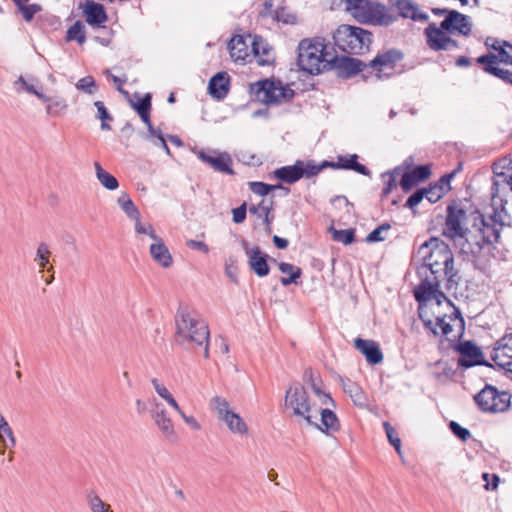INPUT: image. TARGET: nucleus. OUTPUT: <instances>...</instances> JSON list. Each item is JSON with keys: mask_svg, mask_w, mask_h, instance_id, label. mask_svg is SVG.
Returning <instances> with one entry per match:
<instances>
[{"mask_svg": "<svg viewBox=\"0 0 512 512\" xmlns=\"http://www.w3.org/2000/svg\"><path fill=\"white\" fill-rule=\"evenodd\" d=\"M76 87L85 93L93 94L96 89V82L92 76H86L78 81Z\"/></svg>", "mask_w": 512, "mask_h": 512, "instance_id": "obj_60", "label": "nucleus"}, {"mask_svg": "<svg viewBox=\"0 0 512 512\" xmlns=\"http://www.w3.org/2000/svg\"><path fill=\"white\" fill-rule=\"evenodd\" d=\"M512 358V333L505 335L495 343L491 353V360L498 366V363L505 362Z\"/></svg>", "mask_w": 512, "mask_h": 512, "instance_id": "obj_27", "label": "nucleus"}, {"mask_svg": "<svg viewBox=\"0 0 512 512\" xmlns=\"http://www.w3.org/2000/svg\"><path fill=\"white\" fill-rule=\"evenodd\" d=\"M442 27L452 35H468L471 31L469 18L455 10L447 12L445 19L442 21Z\"/></svg>", "mask_w": 512, "mask_h": 512, "instance_id": "obj_20", "label": "nucleus"}, {"mask_svg": "<svg viewBox=\"0 0 512 512\" xmlns=\"http://www.w3.org/2000/svg\"><path fill=\"white\" fill-rule=\"evenodd\" d=\"M425 34L428 44L432 49H449L455 46V41L450 37L451 34L442 27V24L439 27L430 24L426 28Z\"/></svg>", "mask_w": 512, "mask_h": 512, "instance_id": "obj_21", "label": "nucleus"}, {"mask_svg": "<svg viewBox=\"0 0 512 512\" xmlns=\"http://www.w3.org/2000/svg\"><path fill=\"white\" fill-rule=\"evenodd\" d=\"M343 390L347 393L353 403L358 407H365L367 404V397L362 388L351 380L343 381Z\"/></svg>", "mask_w": 512, "mask_h": 512, "instance_id": "obj_32", "label": "nucleus"}, {"mask_svg": "<svg viewBox=\"0 0 512 512\" xmlns=\"http://www.w3.org/2000/svg\"><path fill=\"white\" fill-rule=\"evenodd\" d=\"M422 189L424 190L425 198H427L430 203L438 202L445 195L441 185H436L434 183H431L427 188Z\"/></svg>", "mask_w": 512, "mask_h": 512, "instance_id": "obj_50", "label": "nucleus"}, {"mask_svg": "<svg viewBox=\"0 0 512 512\" xmlns=\"http://www.w3.org/2000/svg\"><path fill=\"white\" fill-rule=\"evenodd\" d=\"M50 255H51V252L49 251L47 244L40 243L37 248L35 260L38 261L39 266L44 269L47 266V264L49 263Z\"/></svg>", "mask_w": 512, "mask_h": 512, "instance_id": "obj_57", "label": "nucleus"}, {"mask_svg": "<svg viewBox=\"0 0 512 512\" xmlns=\"http://www.w3.org/2000/svg\"><path fill=\"white\" fill-rule=\"evenodd\" d=\"M211 404L213 405L214 409L217 411L219 419L224 421L225 419L230 416V414H233L234 412L230 410L229 403L225 398L215 396L211 400Z\"/></svg>", "mask_w": 512, "mask_h": 512, "instance_id": "obj_43", "label": "nucleus"}, {"mask_svg": "<svg viewBox=\"0 0 512 512\" xmlns=\"http://www.w3.org/2000/svg\"><path fill=\"white\" fill-rule=\"evenodd\" d=\"M285 405L293 409V415L302 417L308 425L314 423L316 415L312 413L309 395L303 385L295 383L285 393Z\"/></svg>", "mask_w": 512, "mask_h": 512, "instance_id": "obj_12", "label": "nucleus"}, {"mask_svg": "<svg viewBox=\"0 0 512 512\" xmlns=\"http://www.w3.org/2000/svg\"><path fill=\"white\" fill-rule=\"evenodd\" d=\"M233 61L271 64L275 61V52L268 41L258 35H235L228 45Z\"/></svg>", "mask_w": 512, "mask_h": 512, "instance_id": "obj_3", "label": "nucleus"}, {"mask_svg": "<svg viewBox=\"0 0 512 512\" xmlns=\"http://www.w3.org/2000/svg\"><path fill=\"white\" fill-rule=\"evenodd\" d=\"M151 416L163 435L169 441L175 442L177 440V435L175 434L171 419L166 415L164 406L160 403H156L154 408L151 410Z\"/></svg>", "mask_w": 512, "mask_h": 512, "instance_id": "obj_25", "label": "nucleus"}, {"mask_svg": "<svg viewBox=\"0 0 512 512\" xmlns=\"http://www.w3.org/2000/svg\"><path fill=\"white\" fill-rule=\"evenodd\" d=\"M224 422L233 433L246 434L248 431L246 423L237 413L230 414Z\"/></svg>", "mask_w": 512, "mask_h": 512, "instance_id": "obj_42", "label": "nucleus"}, {"mask_svg": "<svg viewBox=\"0 0 512 512\" xmlns=\"http://www.w3.org/2000/svg\"><path fill=\"white\" fill-rule=\"evenodd\" d=\"M425 305L418 304V317L423 322L424 328L430 331L434 336H439V331L437 330V317L435 318V323L429 318L427 311L424 308Z\"/></svg>", "mask_w": 512, "mask_h": 512, "instance_id": "obj_45", "label": "nucleus"}, {"mask_svg": "<svg viewBox=\"0 0 512 512\" xmlns=\"http://www.w3.org/2000/svg\"><path fill=\"white\" fill-rule=\"evenodd\" d=\"M117 202L128 218L131 220L140 218V212L128 194L122 193Z\"/></svg>", "mask_w": 512, "mask_h": 512, "instance_id": "obj_39", "label": "nucleus"}, {"mask_svg": "<svg viewBox=\"0 0 512 512\" xmlns=\"http://www.w3.org/2000/svg\"><path fill=\"white\" fill-rule=\"evenodd\" d=\"M332 39L334 45L343 52L359 55L368 51L372 35L363 28L341 24L332 32Z\"/></svg>", "mask_w": 512, "mask_h": 512, "instance_id": "obj_8", "label": "nucleus"}, {"mask_svg": "<svg viewBox=\"0 0 512 512\" xmlns=\"http://www.w3.org/2000/svg\"><path fill=\"white\" fill-rule=\"evenodd\" d=\"M445 319H446V315H444V316H437V325H438V327L441 330L439 332V335H442V336L445 337L444 339L440 340V346L443 345L444 342H448L449 343L448 339H453V335L451 337H449V335L454 330H456L454 324H451V321L447 322Z\"/></svg>", "mask_w": 512, "mask_h": 512, "instance_id": "obj_46", "label": "nucleus"}, {"mask_svg": "<svg viewBox=\"0 0 512 512\" xmlns=\"http://www.w3.org/2000/svg\"><path fill=\"white\" fill-rule=\"evenodd\" d=\"M83 15L90 25L100 26L107 20L104 7L92 0H85L80 4Z\"/></svg>", "mask_w": 512, "mask_h": 512, "instance_id": "obj_26", "label": "nucleus"}, {"mask_svg": "<svg viewBox=\"0 0 512 512\" xmlns=\"http://www.w3.org/2000/svg\"><path fill=\"white\" fill-rule=\"evenodd\" d=\"M293 84H284L282 80L273 77L264 78L250 84L249 92L256 101L267 106H279L294 99L296 93L291 88Z\"/></svg>", "mask_w": 512, "mask_h": 512, "instance_id": "obj_7", "label": "nucleus"}, {"mask_svg": "<svg viewBox=\"0 0 512 512\" xmlns=\"http://www.w3.org/2000/svg\"><path fill=\"white\" fill-rule=\"evenodd\" d=\"M422 264L417 268V275L423 279L430 276L434 279L445 278V272L454 265V256L447 243L438 237H431L417 250Z\"/></svg>", "mask_w": 512, "mask_h": 512, "instance_id": "obj_2", "label": "nucleus"}, {"mask_svg": "<svg viewBox=\"0 0 512 512\" xmlns=\"http://www.w3.org/2000/svg\"><path fill=\"white\" fill-rule=\"evenodd\" d=\"M303 381L305 383H307L312 391L318 396V397H323V399L321 400L322 401V404H330L331 406L335 407L336 406V403L335 401L333 400V398L330 396V394H327V393H324L320 387V384H321V378L319 377V375H315V372L314 370L311 368V367H308L305 369L304 371V374H303Z\"/></svg>", "mask_w": 512, "mask_h": 512, "instance_id": "obj_29", "label": "nucleus"}, {"mask_svg": "<svg viewBox=\"0 0 512 512\" xmlns=\"http://www.w3.org/2000/svg\"><path fill=\"white\" fill-rule=\"evenodd\" d=\"M449 348L453 349L459 354L457 361L458 367L468 369L474 366H486L493 367V365L487 361L484 354L479 346H477L472 340L461 339H448Z\"/></svg>", "mask_w": 512, "mask_h": 512, "instance_id": "obj_11", "label": "nucleus"}, {"mask_svg": "<svg viewBox=\"0 0 512 512\" xmlns=\"http://www.w3.org/2000/svg\"><path fill=\"white\" fill-rule=\"evenodd\" d=\"M299 79L320 75L326 71H334L337 78L350 79L360 74L364 81L374 78L376 81L389 78L395 73L396 66H297Z\"/></svg>", "mask_w": 512, "mask_h": 512, "instance_id": "obj_6", "label": "nucleus"}, {"mask_svg": "<svg viewBox=\"0 0 512 512\" xmlns=\"http://www.w3.org/2000/svg\"><path fill=\"white\" fill-rule=\"evenodd\" d=\"M208 93L215 100H223L230 91V76L225 71L217 72L208 83Z\"/></svg>", "mask_w": 512, "mask_h": 512, "instance_id": "obj_24", "label": "nucleus"}, {"mask_svg": "<svg viewBox=\"0 0 512 512\" xmlns=\"http://www.w3.org/2000/svg\"><path fill=\"white\" fill-rule=\"evenodd\" d=\"M445 273L446 274H445L444 280H446V284H445L446 290L450 291L452 289H456L457 285L459 284V281L461 280L459 271L457 269H455L454 265H452L451 270L448 269Z\"/></svg>", "mask_w": 512, "mask_h": 512, "instance_id": "obj_55", "label": "nucleus"}, {"mask_svg": "<svg viewBox=\"0 0 512 512\" xmlns=\"http://www.w3.org/2000/svg\"><path fill=\"white\" fill-rule=\"evenodd\" d=\"M391 229V225L388 222L382 223L377 228L373 229L367 236H366V242L367 243H375V242H382L386 239V236L383 235V233L389 231Z\"/></svg>", "mask_w": 512, "mask_h": 512, "instance_id": "obj_48", "label": "nucleus"}, {"mask_svg": "<svg viewBox=\"0 0 512 512\" xmlns=\"http://www.w3.org/2000/svg\"><path fill=\"white\" fill-rule=\"evenodd\" d=\"M14 88L18 93H21L23 90L27 91L30 94H35L37 92V88L33 83H29L24 76H19L18 79L14 82Z\"/></svg>", "mask_w": 512, "mask_h": 512, "instance_id": "obj_59", "label": "nucleus"}, {"mask_svg": "<svg viewBox=\"0 0 512 512\" xmlns=\"http://www.w3.org/2000/svg\"><path fill=\"white\" fill-rule=\"evenodd\" d=\"M175 339L179 345L189 348L191 344L203 347L204 358H209L210 332L205 322L195 319L188 306H180L176 314Z\"/></svg>", "mask_w": 512, "mask_h": 512, "instance_id": "obj_4", "label": "nucleus"}, {"mask_svg": "<svg viewBox=\"0 0 512 512\" xmlns=\"http://www.w3.org/2000/svg\"><path fill=\"white\" fill-rule=\"evenodd\" d=\"M346 10L360 23L387 24L386 8L374 0H346Z\"/></svg>", "mask_w": 512, "mask_h": 512, "instance_id": "obj_9", "label": "nucleus"}, {"mask_svg": "<svg viewBox=\"0 0 512 512\" xmlns=\"http://www.w3.org/2000/svg\"><path fill=\"white\" fill-rule=\"evenodd\" d=\"M404 60V54L398 49H389L378 54L370 64H393Z\"/></svg>", "mask_w": 512, "mask_h": 512, "instance_id": "obj_36", "label": "nucleus"}, {"mask_svg": "<svg viewBox=\"0 0 512 512\" xmlns=\"http://www.w3.org/2000/svg\"><path fill=\"white\" fill-rule=\"evenodd\" d=\"M273 4L271 1H266L264 4L263 15L270 16L274 20L286 25H294L297 23V16L295 13L285 7L272 9Z\"/></svg>", "mask_w": 512, "mask_h": 512, "instance_id": "obj_30", "label": "nucleus"}, {"mask_svg": "<svg viewBox=\"0 0 512 512\" xmlns=\"http://www.w3.org/2000/svg\"><path fill=\"white\" fill-rule=\"evenodd\" d=\"M453 307V312L448 316L450 321L454 323L456 333L453 334V338L462 339L465 332V320L462 316L460 309L456 306Z\"/></svg>", "mask_w": 512, "mask_h": 512, "instance_id": "obj_41", "label": "nucleus"}, {"mask_svg": "<svg viewBox=\"0 0 512 512\" xmlns=\"http://www.w3.org/2000/svg\"><path fill=\"white\" fill-rule=\"evenodd\" d=\"M383 428L385 430L387 439L389 443L395 448L398 455H402L401 452V439L398 437V434L394 427L387 421L383 422Z\"/></svg>", "mask_w": 512, "mask_h": 512, "instance_id": "obj_47", "label": "nucleus"}, {"mask_svg": "<svg viewBox=\"0 0 512 512\" xmlns=\"http://www.w3.org/2000/svg\"><path fill=\"white\" fill-rule=\"evenodd\" d=\"M278 268L283 274L289 275V277L280 278V282L283 286L298 284V280L302 277V269L290 263L281 262L279 263Z\"/></svg>", "mask_w": 512, "mask_h": 512, "instance_id": "obj_33", "label": "nucleus"}, {"mask_svg": "<svg viewBox=\"0 0 512 512\" xmlns=\"http://www.w3.org/2000/svg\"><path fill=\"white\" fill-rule=\"evenodd\" d=\"M354 347L366 358L370 365H377L383 361L380 345L374 340L357 337L354 340Z\"/></svg>", "mask_w": 512, "mask_h": 512, "instance_id": "obj_22", "label": "nucleus"}, {"mask_svg": "<svg viewBox=\"0 0 512 512\" xmlns=\"http://www.w3.org/2000/svg\"><path fill=\"white\" fill-rule=\"evenodd\" d=\"M397 167L401 169L399 186L404 193L412 191L420 183L428 180L432 174L431 164L413 165L406 160Z\"/></svg>", "mask_w": 512, "mask_h": 512, "instance_id": "obj_14", "label": "nucleus"}, {"mask_svg": "<svg viewBox=\"0 0 512 512\" xmlns=\"http://www.w3.org/2000/svg\"><path fill=\"white\" fill-rule=\"evenodd\" d=\"M250 190L260 196H267L269 193L274 191L272 184H268L261 181H250L248 182Z\"/></svg>", "mask_w": 512, "mask_h": 512, "instance_id": "obj_54", "label": "nucleus"}, {"mask_svg": "<svg viewBox=\"0 0 512 512\" xmlns=\"http://www.w3.org/2000/svg\"><path fill=\"white\" fill-rule=\"evenodd\" d=\"M268 260L276 262L274 258L264 253L259 246H255L249 253L248 265L258 277H265L270 273Z\"/></svg>", "mask_w": 512, "mask_h": 512, "instance_id": "obj_23", "label": "nucleus"}, {"mask_svg": "<svg viewBox=\"0 0 512 512\" xmlns=\"http://www.w3.org/2000/svg\"><path fill=\"white\" fill-rule=\"evenodd\" d=\"M448 426L450 431L463 442H466L471 437L470 431L456 421H450Z\"/></svg>", "mask_w": 512, "mask_h": 512, "instance_id": "obj_56", "label": "nucleus"}, {"mask_svg": "<svg viewBox=\"0 0 512 512\" xmlns=\"http://www.w3.org/2000/svg\"><path fill=\"white\" fill-rule=\"evenodd\" d=\"M357 154L349 156H338L337 161L324 160L318 164L320 172L326 168L352 170L364 176H371V171L363 164L359 163Z\"/></svg>", "mask_w": 512, "mask_h": 512, "instance_id": "obj_18", "label": "nucleus"}, {"mask_svg": "<svg viewBox=\"0 0 512 512\" xmlns=\"http://www.w3.org/2000/svg\"><path fill=\"white\" fill-rule=\"evenodd\" d=\"M400 167H395L391 171H386L381 174V178L384 180V187L381 192V199L387 198V196L397 187V177L400 176Z\"/></svg>", "mask_w": 512, "mask_h": 512, "instance_id": "obj_35", "label": "nucleus"}, {"mask_svg": "<svg viewBox=\"0 0 512 512\" xmlns=\"http://www.w3.org/2000/svg\"><path fill=\"white\" fill-rule=\"evenodd\" d=\"M67 38L68 40H74L82 44L85 40L84 25L79 21L74 23L67 32Z\"/></svg>", "mask_w": 512, "mask_h": 512, "instance_id": "obj_52", "label": "nucleus"}, {"mask_svg": "<svg viewBox=\"0 0 512 512\" xmlns=\"http://www.w3.org/2000/svg\"><path fill=\"white\" fill-rule=\"evenodd\" d=\"M444 279L445 278L434 279L430 276L421 279L420 284L414 290V297L418 304L426 305L428 301L435 299L437 305H441L442 300H445L450 306H453L451 300L439 289L440 283Z\"/></svg>", "mask_w": 512, "mask_h": 512, "instance_id": "obj_15", "label": "nucleus"}, {"mask_svg": "<svg viewBox=\"0 0 512 512\" xmlns=\"http://www.w3.org/2000/svg\"><path fill=\"white\" fill-rule=\"evenodd\" d=\"M248 209L251 214L257 215L258 217H262L263 214H267V212H272L273 200H271L270 203L267 204L266 200L263 199L259 204L251 205Z\"/></svg>", "mask_w": 512, "mask_h": 512, "instance_id": "obj_58", "label": "nucleus"}, {"mask_svg": "<svg viewBox=\"0 0 512 512\" xmlns=\"http://www.w3.org/2000/svg\"><path fill=\"white\" fill-rule=\"evenodd\" d=\"M155 241L156 243L150 246L151 257L163 268H169L173 263V259L167 246L160 237Z\"/></svg>", "mask_w": 512, "mask_h": 512, "instance_id": "obj_31", "label": "nucleus"}, {"mask_svg": "<svg viewBox=\"0 0 512 512\" xmlns=\"http://www.w3.org/2000/svg\"><path fill=\"white\" fill-rule=\"evenodd\" d=\"M328 231L332 234V239L341 242L344 245H350L356 241V231L354 228L337 230L330 226Z\"/></svg>", "mask_w": 512, "mask_h": 512, "instance_id": "obj_38", "label": "nucleus"}, {"mask_svg": "<svg viewBox=\"0 0 512 512\" xmlns=\"http://www.w3.org/2000/svg\"><path fill=\"white\" fill-rule=\"evenodd\" d=\"M321 424L314 421L311 425L321 432L330 435L340 430V421L336 414L328 408L320 409Z\"/></svg>", "mask_w": 512, "mask_h": 512, "instance_id": "obj_28", "label": "nucleus"}, {"mask_svg": "<svg viewBox=\"0 0 512 512\" xmlns=\"http://www.w3.org/2000/svg\"><path fill=\"white\" fill-rule=\"evenodd\" d=\"M505 225H511V217L502 199L500 209L495 208L486 219L470 198H457L446 207L443 235L459 246L462 254L471 257L475 269L484 272L488 262L484 249L499 241Z\"/></svg>", "mask_w": 512, "mask_h": 512, "instance_id": "obj_1", "label": "nucleus"}, {"mask_svg": "<svg viewBox=\"0 0 512 512\" xmlns=\"http://www.w3.org/2000/svg\"><path fill=\"white\" fill-rule=\"evenodd\" d=\"M507 193H512V175L505 172L494 171L493 184L491 187L492 208L500 209L501 199L506 209L507 200L504 199Z\"/></svg>", "mask_w": 512, "mask_h": 512, "instance_id": "obj_17", "label": "nucleus"}, {"mask_svg": "<svg viewBox=\"0 0 512 512\" xmlns=\"http://www.w3.org/2000/svg\"><path fill=\"white\" fill-rule=\"evenodd\" d=\"M485 44L489 52L478 58V64H512V44L496 38H487Z\"/></svg>", "mask_w": 512, "mask_h": 512, "instance_id": "obj_16", "label": "nucleus"}, {"mask_svg": "<svg viewBox=\"0 0 512 512\" xmlns=\"http://www.w3.org/2000/svg\"><path fill=\"white\" fill-rule=\"evenodd\" d=\"M424 190L422 188H419L415 190L407 199L405 203V207L414 210V208L421 203L424 196Z\"/></svg>", "mask_w": 512, "mask_h": 512, "instance_id": "obj_61", "label": "nucleus"}, {"mask_svg": "<svg viewBox=\"0 0 512 512\" xmlns=\"http://www.w3.org/2000/svg\"><path fill=\"white\" fill-rule=\"evenodd\" d=\"M320 173L318 164L314 160H297L293 165L282 166L275 169L272 176L284 184H294L302 178L310 179Z\"/></svg>", "mask_w": 512, "mask_h": 512, "instance_id": "obj_13", "label": "nucleus"}, {"mask_svg": "<svg viewBox=\"0 0 512 512\" xmlns=\"http://www.w3.org/2000/svg\"><path fill=\"white\" fill-rule=\"evenodd\" d=\"M67 108L66 101L61 97L52 98L47 106L48 113H59Z\"/></svg>", "mask_w": 512, "mask_h": 512, "instance_id": "obj_64", "label": "nucleus"}, {"mask_svg": "<svg viewBox=\"0 0 512 512\" xmlns=\"http://www.w3.org/2000/svg\"><path fill=\"white\" fill-rule=\"evenodd\" d=\"M88 503L92 512H113L110 505L104 503L98 495L89 494Z\"/></svg>", "mask_w": 512, "mask_h": 512, "instance_id": "obj_53", "label": "nucleus"}, {"mask_svg": "<svg viewBox=\"0 0 512 512\" xmlns=\"http://www.w3.org/2000/svg\"><path fill=\"white\" fill-rule=\"evenodd\" d=\"M94 105L97 108V112H98L97 118L101 120V129L102 130H111V126L107 123V121H112L113 117L108 112L104 103L102 101H96L94 103Z\"/></svg>", "mask_w": 512, "mask_h": 512, "instance_id": "obj_49", "label": "nucleus"}, {"mask_svg": "<svg viewBox=\"0 0 512 512\" xmlns=\"http://www.w3.org/2000/svg\"><path fill=\"white\" fill-rule=\"evenodd\" d=\"M297 64H361L346 55H338L324 38L302 39L297 46Z\"/></svg>", "mask_w": 512, "mask_h": 512, "instance_id": "obj_5", "label": "nucleus"}, {"mask_svg": "<svg viewBox=\"0 0 512 512\" xmlns=\"http://www.w3.org/2000/svg\"><path fill=\"white\" fill-rule=\"evenodd\" d=\"M460 168H461V164H459L458 168L455 169L454 171L442 175L437 182H434V184L441 185V188L443 189L444 193L446 194L449 190H451L450 182Z\"/></svg>", "mask_w": 512, "mask_h": 512, "instance_id": "obj_62", "label": "nucleus"}, {"mask_svg": "<svg viewBox=\"0 0 512 512\" xmlns=\"http://www.w3.org/2000/svg\"><path fill=\"white\" fill-rule=\"evenodd\" d=\"M97 179L108 190H115L119 186V182L112 174L102 168L99 162L94 164Z\"/></svg>", "mask_w": 512, "mask_h": 512, "instance_id": "obj_37", "label": "nucleus"}, {"mask_svg": "<svg viewBox=\"0 0 512 512\" xmlns=\"http://www.w3.org/2000/svg\"><path fill=\"white\" fill-rule=\"evenodd\" d=\"M391 2L403 17L411 19L421 18L418 9L409 0H391Z\"/></svg>", "mask_w": 512, "mask_h": 512, "instance_id": "obj_40", "label": "nucleus"}, {"mask_svg": "<svg viewBox=\"0 0 512 512\" xmlns=\"http://www.w3.org/2000/svg\"><path fill=\"white\" fill-rule=\"evenodd\" d=\"M247 209L248 205L245 201L240 206L232 209L233 222L236 224L243 223L247 216Z\"/></svg>", "mask_w": 512, "mask_h": 512, "instance_id": "obj_63", "label": "nucleus"}, {"mask_svg": "<svg viewBox=\"0 0 512 512\" xmlns=\"http://www.w3.org/2000/svg\"><path fill=\"white\" fill-rule=\"evenodd\" d=\"M214 155L203 150L198 152V158L204 163L208 164L215 171L228 175H234L235 171L232 169L233 160L227 152L213 151Z\"/></svg>", "mask_w": 512, "mask_h": 512, "instance_id": "obj_19", "label": "nucleus"}, {"mask_svg": "<svg viewBox=\"0 0 512 512\" xmlns=\"http://www.w3.org/2000/svg\"><path fill=\"white\" fill-rule=\"evenodd\" d=\"M483 70L503 81L512 84L511 70L503 69L501 66H482Z\"/></svg>", "mask_w": 512, "mask_h": 512, "instance_id": "obj_51", "label": "nucleus"}, {"mask_svg": "<svg viewBox=\"0 0 512 512\" xmlns=\"http://www.w3.org/2000/svg\"><path fill=\"white\" fill-rule=\"evenodd\" d=\"M132 107L137 112L139 117L144 123H147L150 119L151 108H152V96L150 93H146L142 98H139L137 102H131Z\"/></svg>", "mask_w": 512, "mask_h": 512, "instance_id": "obj_34", "label": "nucleus"}, {"mask_svg": "<svg viewBox=\"0 0 512 512\" xmlns=\"http://www.w3.org/2000/svg\"><path fill=\"white\" fill-rule=\"evenodd\" d=\"M473 399L479 410L484 413H503L511 405V395L506 391H499L491 384H486Z\"/></svg>", "mask_w": 512, "mask_h": 512, "instance_id": "obj_10", "label": "nucleus"}, {"mask_svg": "<svg viewBox=\"0 0 512 512\" xmlns=\"http://www.w3.org/2000/svg\"><path fill=\"white\" fill-rule=\"evenodd\" d=\"M152 384L154 389L156 390L157 394L165 399L168 404L173 407L177 412H181V408L179 407L177 401L174 399V397L171 395V393L167 390V388L160 384L159 381L154 378L152 379Z\"/></svg>", "mask_w": 512, "mask_h": 512, "instance_id": "obj_44", "label": "nucleus"}]
</instances>
